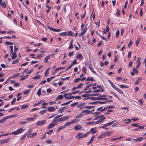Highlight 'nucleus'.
Segmentation results:
<instances>
[{"label": "nucleus", "mask_w": 146, "mask_h": 146, "mask_svg": "<svg viewBox=\"0 0 146 146\" xmlns=\"http://www.w3.org/2000/svg\"><path fill=\"white\" fill-rule=\"evenodd\" d=\"M53 131L52 129H51L48 132H46L45 133V134H48V135L50 134Z\"/></svg>", "instance_id": "nucleus-52"}, {"label": "nucleus", "mask_w": 146, "mask_h": 146, "mask_svg": "<svg viewBox=\"0 0 146 146\" xmlns=\"http://www.w3.org/2000/svg\"><path fill=\"white\" fill-rule=\"evenodd\" d=\"M119 34V30H117L116 33V36L117 38H118Z\"/></svg>", "instance_id": "nucleus-48"}, {"label": "nucleus", "mask_w": 146, "mask_h": 146, "mask_svg": "<svg viewBox=\"0 0 146 146\" xmlns=\"http://www.w3.org/2000/svg\"><path fill=\"white\" fill-rule=\"evenodd\" d=\"M20 74V73L15 74L13 75V76L12 77H13L14 78H16V77L18 76Z\"/></svg>", "instance_id": "nucleus-56"}, {"label": "nucleus", "mask_w": 146, "mask_h": 146, "mask_svg": "<svg viewBox=\"0 0 146 146\" xmlns=\"http://www.w3.org/2000/svg\"><path fill=\"white\" fill-rule=\"evenodd\" d=\"M87 69L86 67H84L82 69V71L83 72L85 73V74H86V71Z\"/></svg>", "instance_id": "nucleus-38"}, {"label": "nucleus", "mask_w": 146, "mask_h": 146, "mask_svg": "<svg viewBox=\"0 0 146 146\" xmlns=\"http://www.w3.org/2000/svg\"><path fill=\"white\" fill-rule=\"evenodd\" d=\"M11 117H6L0 120V123H3L7 119L10 118Z\"/></svg>", "instance_id": "nucleus-21"}, {"label": "nucleus", "mask_w": 146, "mask_h": 146, "mask_svg": "<svg viewBox=\"0 0 146 146\" xmlns=\"http://www.w3.org/2000/svg\"><path fill=\"white\" fill-rule=\"evenodd\" d=\"M74 52V51H73L72 52H70L68 54V55L70 56V57H71L72 56H73L74 55V54H73V53Z\"/></svg>", "instance_id": "nucleus-64"}, {"label": "nucleus", "mask_w": 146, "mask_h": 146, "mask_svg": "<svg viewBox=\"0 0 146 146\" xmlns=\"http://www.w3.org/2000/svg\"><path fill=\"white\" fill-rule=\"evenodd\" d=\"M97 130H96V128H91L90 131L88 132L89 133H92L93 134H94L96 133Z\"/></svg>", "instance_id": "nucleus-15"}, {"label": "nucleus", "mask_w": 146, "mask_h": 146, "mask_svg": "<svg viewBox=\"0 0 146 146\" xmlns=\"http://www.w3.org/2000/svg\"><path fill=\"white\" fill-rule=\"evenodd\" d=\"M71 122H67L63 126H62L60 128H65L67 126L70 125L71 124Z\"/></svg>", "instance_id": "nucleus-23"}, {"label": "nucleus", "mask_w": 146, "mask_h": 146, "mask_svg": "<svg viewBox=\"0 0 146 146\" xmlns=\"http://www.w3.org/2000/svg\"><path fill=\"white\" fill-rule=\"evenodd\" d=\"M5 44L7 45H9L13 44V43L9 41H6L5 42Z\"/></svg>", "instance_id": "nucleus-57"}, {"label": "nucleus", "mask_w": 146, "mask_h": 146, "mask_svg": "<svg viewBox=\"0 0 146 146\" xmlns=\"http://www.w3.org/2000/svg\"><path fill=\"white\" fill-rule=\"evenodd\" d=\"M89 132H88L87 133H86V134H85L84 135H83L81 136H80V135L83 134V133H78V135L76 136V137L78 138V139H80L82 138H84L86 137L89 134Z\"/></svg>", "instance_id": "nucleus-2"}, {"label": "nucleus", "mask_w": 146, "mask_h": 146, "mask_svg": "<svg viewBox=\"0 0 146 146\" xmlns=\"http://www.w3.org/2000/svg\"><path fill=\"white\" fill-rule=\"evenodd\" d=\"M20 60V59L19 58H17L12 63L13 64H14L17 63Z\"/></svg>", "instance_id": "nucleus-37"}, {"label": "nucleus", "mask_w": 146, "mask_h": 146, "mask_svg": "<svg viewBox=\"0 0 146 146\" xmlns=\"http://www.w3.org/2000/svg\"><path fill=\"white\" fill-rule=\"evenodd\" d=\"M140 38H139L137 41L135 42V43L137 46L139 43L140 41Z\"/></svg>", "instance_id": "nucleus-41"}, {"label": "nucleus", "mask_w": 146, "mask_h": 146, "mask_svg": "<svg viewBox=\"0 0 146 146\" xmlns=\"http://www.w3.org/2000/svg\"><path fill=\"white\" fill-rule=\"evenodd\" d=\"M57 124L56 119H54L53 122L49 124V126L48 128H52L54 127L55 125Z\"/></svg>", "instance_id": "nucleus-5"}, {"label": "nucleus", "mask_w": 146, "mask_h": 146, "mask_svg": "<svg viewBox=\"0 0 146 146\" xmlns=\"http://www.w3.org/2000/svg\"><path fill=\"white\" fill-rule=\"evenodd\" d=\"M91 86H92V84L87 85V86L84 89V91H85V90H87L88 89V88H89V87H90Z\"/></svg>", "instance_id": "nucleus-60"}, {"label": "nucleus", "mask_w": 146, "mask_h": 146, "mask_svg": "<svg viewBox=\"0 0 146 146\" xmlns=\"http://www.w3.org/2000/svg\"><path fill=\"white\" fill-rule=\"evenodd\" d=\"M115 122V121H112L107 123L104 125L100 127V128H105L106 127H108L109 126L112 125L113 123Z\"/></svg>", "instance_id": "nucleus-6"}, {"label": "nucleus", "mask_w": 146, "mask_h": 146, "mask_svg": "<svg viewBox=\"0 0 146 146\" xmlns=\"http://www.w3.org/2000/svg\"><path fill=\"white\" fill-rule=\"evenodd\" d=\"M92 112V111H90L88 110H84L82 111V113H84V114H90Z\"/></svg>", "instance_id": "nucleus-13"}, {"label": "nucleus", "mask_w": 146, "mask_h": 146, "mask_svg": "<svg viewBox=\"0 0 146 146\" xmlns=\"http://www.w3.org/2000/svg\"><path fill=\"white\" fill-rule=\"evenodd\" d=\"M46 110H44L40 111L39 113H40L41 115H42L46 113Z\"/></svg>", "instance_id": "nucleus-44"}, {"label": "nucleus", "mask_w": 146, "mask_h": 146, "mask_svg": "<svg viewBox=\"0 0 146 146\" xmlns=\"http://www.w3.org/2000/svg\"><path fill=\"white\" fill-rule=\"evenodd\" d=\"M30 91V90L29 89L27 90L24 91L23 92V94L24 95L27 94L29 92V91Z\"/></svg>", "instance_id": "nucleus-53"}, {"label": "nucleus", "mask_w": 146, "mask_h": 146, "mask_svg": "<svg viewBox=\"0 0 146 146\" xmlns=\"http://www.w3.org/2000/svg\"><path fill=\"white\" fill-rule=\"evenodd\" d=\"M82 97H87L89 96H91L90 94H86L82 95Z\"/></svg>", "instance_id": "nucleus-47"}, {"label": "nucleus", "mask_w": 146, "mask_h": 146, "mask_svg": "<svg viewBox=\"0 0 146 146\" xmlns=\"http://www.w3.org/2000/svg\"><path fill=\"white\" fill-rule=\"evenodd\" d=\"M108 81L112 87L115 89L117 87L110 80H109Z\"/></svg>", "instance_id": "nucleus-24"}, {"label": "nucleus", "mask_w": 146, "mask_h": 146, "mask_svg": "<svg viewBox=\"0 0 146 146\" xmlns=\"http://www.w3.org/2000/svg\"><path fill=\"white\" fill-rule=\"evenodd\" d=\"M99 117H101L99 120L96 122L94 121V124H97L102 122L103 120L106 118L105 117H104V115H102L98 116Z\"/></svg>", "instance_id": "nucleus-3"}, {"label": "nucleus", "mask_w": 146, "mask_h": 146, "mask_svg": "<svg viewBox=\"0 0 146 146\" xmlns=\"http://www.w3.org/2000/svg\"><path fill=\"white\" fill-rule=\"evenodd\" d=\"M41 90L40 88L37 92V94L38 96H40L41 94Z\"/></svg>", "instance_id": "nucleus-55"}, {"label": "nucleus", "mask_w": 146, "mask_h": 146, "mask_svg": "<svg viewBox=\"0 0 146 146\" xmlns=\"http://www.w3.org/2000/svg\"><path fill=\"white\" fill-rule=\"evenodd\" d=\"M68 118V116H65L64 117H61L59 119H56L57 122H58V121L60 122L61 121H63L65 120H67Z\"/></svg>", "instance_id": "nucleus-7"}, {"label": "nucleus", "mask_w": 146, "mask_h": 146, "mask_svg": "<svg viewBox=\"0 0 146 146\" xmlns=\"http://www.w3.org/2000/svg\"><path fill=\"white\" fill-rule=\"evenodd\" d=\"M120 87L121 88H128L129 86L127 85H124L123 84H122L120 86Z\"/></svg>", "instance_id": "nucleus-46"}, {"label": "nucleus", "mask_w": 146, "mask_h": 146, "mask_svg": "<svg viewBox=\"0 0 146 146\" xmlns=\"http://www.w3.org/2000/svg\"><path fill=\"white\" fill-rule=\"evenodd\" d=\"M0 5L4 8H6V6L4 2H2V0H0Z\"/></svg>", "instance_id": "nucleus-16"}, {"label": "nucleus", "mask_w": 146, "mask_h": 146, "mask_svg": "<svg viewBox=\"0 0 146 146\" xmlns=\"http://www.w3.org/2000/svg\"><path fill=\"white\" fill-rule=\"evenodd\" d=\"M9 139L10 138H8L7 139L1 140L0 141V143L1 144L6 143L9 142Z\"/></svg>", "instance_id": "nucleus-11"}, {"label": "nucleus", "mask_w": 146, "mask_h": 146, "mask_svg": "<svg viewBox=\"0 0 146 146\" xmlns=\"http://www.w3.org/2000/svg\"><path fill=\"white\" fill-rule=\"evenodd\" d=\"M63 96L62 95H59L55 100L56 101H58L59 100H61L63 98Z\"/></svg>", "instance_id": "nucleus-22"}, {"label": "nucleus", "mask_w": 146, "mask_h": 146, "mask_svg": "<svg viewBox=\"0 0 146 146\" xmlns=\"http://www.w3.org/2000/svg\"><path fill=\"white\" fill-rule=\"evenodd\" d=\"M89 66V68L91 70V71H92V72L93 73H94V74H96V72L93 69H92V67H93L92 66V64H89L88 65Z\"/></svg>", "instance_id": "nucleus-20"}, {"label": "nucleus", "mask_w": 146, "mask_h": 146, "mask_svg": "<svg viewBox=\"0 0 146 146\" xmlns=\"http://www.w3.org/2000/svg\"><path fill=\"white\" fill-rule=\"evenodd\" d=\"M86 104V103L85 102H82L81 103L80 105L77 106L78 108H80V110H81L83 108H84V106H83Z\"/></svg>", "instance_id": "nucleus-10"}, {"label": "nucleus", "mask_w": 146, "mask_h": 146, "mask_svg": "<svg viewBox=\"0 0 146 146\" xmlns=\"http://www.w3.org/2000/svg\"><path fill=\"white\" fill-rule=\"evenodd\" d=\"M68 94L67 93H65L64 94V98L67 99H73L75 98V96H74L68 97Z\"/></svg>", "instance_id": "nucleus-9"}, {"label": "nucleus", "mask_w": 146, "mask_h": 146, "mask_svg": "<svg viewBox=\"0 0 146 146\" xmlns=\"http://www.w3.org/2000/svg\"><path fill=\"white\" fill-rule=\"evenodd\" d=\"M142 80V79L141 78H139L135 82V85L137 84L141 81Z\"/></svg>", "instance_id": "nucleus-36"}, {"label": "nucleus", "mask_w": 146, "mask_h": 146, "mask_svg": "<svg viewBox=\"0 0 146 146\" xmlns=\"http://www.w3.org/2000/svg\"><path fill=\"white\" fill-rule=\"evenodd\" d=\"M117 91L119 92L120 93L122 94L123 93V92L122 91L121 89L119 88H118L116 87V88L115 89Z\"/></svg>", "instance_id": "nucleus-35"}, {"label": "nucleus", "mask_w": 146, "mask_h": 146, "mask_svg": "<svg viewBox=\"0 0 146 146\" xmlns=\"http://www.w3.org/2000/svg\"><path fill=\"white\" fill-rule=\"evenodd\" d=\"M63 110H64L63 108H61L59 109L58 112L59 113H62L63 112Z\"/></svg>", "instance_id": "nucleus-61"}, {"label": "nucleus", "mask_w": 146, "mask_h": 146, "mask_svg": "<svg viewBox=\"0 0 146 146\" xmlns=\"http://www.w3.org/2000/svg\"><path fill=\"white\" fill-rule=\"evenodd\" d=\"M79 121V120L78 119H74L73 120L71 121V123H75Z\"/></svg>", "instance_id": "nucleus-58"}, {"label": "nucleus", "mask_w": 146, "mask_h": 146, "mask_svg": "<svg viewBox=\"0 0 146 146\" xmlns=\"http://www.w3.org/2000/svg\"><path fill=\"white\" fill-rule=\"evenodd\" d=\"M47 27L50 30L54 32H59L62 31V30L60 29L53 28L49 26H47Z\"/></svg>", "instance_id": "nucleus-4"}, {"label": "nucleus", "mask_w": 146, "mask_h": 146, "mask_svg": "<svg viewBox=\"0 0 146 146\" xmlns=\"http://www.w3.org/2000/svg\"><path fill=\"white\" fill-rule=\"evenodd\" d=\"M41 77V76L40 75H38L35 77H33L32 78V79H38L40 78Z\"/></svg>", "instance_id": "nucleus-39"}, {"label": "nucleus", "mask_w": 146, "mask_h": 146, "mask_svg": "<svg viewBox=\"0 0 146 146\" xmlns=\"http://www.w3.org/2000/svg\"><path fill=\"white\" fill-rule=\"evenodd\" d=\"M138 102L141 104V105H142L143 104V99H140L139 100Z\"/></svg>", "instance_id": "nucleus-54"}, {"label": "nucleus", "mask_w": 146, "mask_h": 146, "mask_svg": "<svg viewBox=\"0 0 146 146\" xmlns=\"http://www.w3.org/2000/svg\"><path fill=\"white\" fill-rule=\"evenodd\" d=\"M81 80V79L80 78H77L75 79L74 82L75 83H77V82H78L79 81Z\"/></svg>", "instance_id": "nucleus-62"}, {"label": "nucleus", "mask_w": 146, "mask_h": 146, "mask_svg": "<svg viewBox=\"0 0 146 146\" xmlns=\"http://www.w3.org/2000/svg\"><path fill=\"white\" fill-rule=\"evenodd\" d=\"M29 75H27L25 76L24 77H23L22 78H21V79H20V81H22L23 80H24L26 78H27L28 76Z\"/></svg>", "instance_id": "nucleus-50"}, {"label": "nucleus", "mask_w": 146, "mask_h": 146, "mask_svg": "<svg viewBox=\"0 0 146 146\" xmlns=\"http://www.w3.org/2000/svg\"><path fill=\"white\" fill-rule=\"evenodd\" d=\"M11 54H12L11 56L12 59H15L17 57V55L16 52H12Z\"/></svg>", "instance_id": "nucleus-14"}, {"label": "nucleus", "mask_w": 146, "mask_h": 146, "mask_svg": "<svg viewBox=\"0 0 146 146\" xmlns=\"http://www.w3.org/2000/svg\"><path fill=\"white\" fill-rule=\"evenodd\" d=\"M107 96L106 95H102L101 96H99V100H104V98H103L102 97H105L106 96Z\"/></svg>", "instance_id": "nucleus-32"}, {"label": "nucleus", "mask_w": 146, "mask_h": 146, "mask_svg": "<svg viewBox=\"0 0 146 146\" xmlns=\"http://www.w3.org/2000/svg\"><path fill=\"white\" fill-rule=\"evenodd\" d=\"M88 98H89V99H91L92 100H99V97H91Z\"/></svg>", "instance_id": "nucleus-30"}, {"label": "nucleus", "mask_w": 146, "mask_h": 146, "mask_svg": "<svg viewBox=\"0 0 146 146\" xmlns=\"http://www.w3.org/2000/svg\"><path fill=\"white\" fill-rule=\"evenodd\" d=\"M50 56H48L44 58V60L46 63L48 62V60L50 58Z\"/></svg>", "instance_id": "nucleus-31"}, {"label": "nucleus", "mask_w": 146, "mask_h": 146, "mask_svg": "<svg viewBox=\"0 0 146 146\" xmlns=\"http://www.w3.org/2000/svg\"><path fill=\"white\" fill-rule=\"evenodd\" d=\"M95 137V136L94 135L91 138L90 141L88 142V143L90 144H91L94 140V138Z\"/></svg>", "instance_id": "nucleus-29"}, {"label": "nucleus", "mask_w": 146, "mask_h": 146, "mask_svg": "<svg viewBox=\"0 0 146 146\" xmlns=\"http://www.w3.org/2000/svg\"><path fill=\"white\" fill-rule=\"evenodd\" d=\"M141 59V58L140 57H138L137 58V60L136 62V63L137 64H141V63L140 62V60Z\"/></svg>", "instance_id": "nucleus-40"}, {"label": "nucleus", "mask_w": 146, "mask_h": 146, "mask_svg": "<svg viewBox=\"0 0 146 146\" xmlns=\"http://www.w3.org/2000/svg\"><path fill=\"white\" fill-rule=\"evenodd\" d=\"M50 67H49L45 71V73H44V76H48V75L49 74V70L50 69Z\"/></svg>", "instance_id": "nucleus-26"}, {"label": "nucleus", "mask_w": 146, "mask_h": 146, "mask_svg": "<svg viewBox=\"0 0 146 146\" xmlns=\"http://www.w3.org/2000/svg\"><path fill=\"white\" fill-rule=\"evenodd\" d=\"M29 107L28 105H22L21 106V108L22 109H24L28 108Z\"/></svg>", "instance_id": "nucleus-34"}, {"label": "nucleus", "mask_w": 146, "mask_h": 146, "mask_svg": "<svg viewBox=\"0 0 146 146\" xmlns=\"http://www.w3.org/2000/svg\"><path fill=\"white\" fill-rule=\"evenodd\" d=\"M83 116V114L82 113H80L78 115H76L75 118H80L81 117H82Z\"/></svg>", "instance_id": "nucleus-42"}, {"label": "nucleus", "mask_w": 146, "mask_h": 146, "mask_svg": "<svg viewBox=\"0 0 146 146\" xmlns=\"http://www.w3.org/2000/svg\"><path fill=\"white\" fill-rule=\"evenodd\" d=\"M94 106H84V108L86 109H90L92 108L93 107H94Z\"/></svg>", "instance_id": "nucleus-45"}, {"label": "nucleus", "mask_w": 146, "mask_h": 146, "mask_svg": "<svg viewBox=\"0 0 146 146\" xmlns=\"http://www.w3.org/2000/svg\"><path fill=\"white\" fill-rule=\"evenodd\" d=\"M46 120H44L37 121L36 123V125H40L45 124L46 123Z\"/></svg>", "instance_id": "nucleus-8"}, {"label": "nucleus", "mask_w": 146, "mask_h": 146, "mask_svg": "<svg viewBox=\"0 0 146 146\" xmlns=\"http://www.w3.org/2000/svg\"><path fill=\"white\" fill-rule=\"evenodd\" d=\"M37 133H31V135H30L29 136V137L30 138H32L34 136L36 135Z\"/></svg>", "instance_id": "nucleus-43"}, {"label": "nucleus", "mask_w": 146, "mask_h": 146, "mask_svg": "<svg viewBox=\"0 0 146 146\" xmlns=\"http://www.w3.org/2000/svg\"><path fill=\"white\" fill-rule=\"evenodd\" d=\"M67 36H74L73 35V33L72 31H69L68 32H67Z\"/></svg>", "instance_id": "nucleus-27"}, {"label": "nucleus", "mask_w": 146, "mask_h": 146, "mask_svg": "<svg viewBox=\"0 0 146 146\" xmlns=\"http://www.w3.org/2000/svg\"><path fill=\"white\" fill-rule=\"evenodd\" d=\"M67 32H64L60 33L59 35L60 36H67Z\"/></svg>", "instance_id": "nucleus-33"}, {"label": "nucleus", "mask_w": 146, "mask_h": 146, "mask_svg": "<svg viewBox=\"0 0 146 146\" xmlns=\"http://www.w3.org/2000/svg\"><path fill=\"white\" fill-rule=\"evenodd\" d=\"M25 130V129H23L22 128H19V129H18L17 131L13 132L11 133H7L3 134V136L8 135L12 134H13L14 135H17L22 133Z\"/></svg>", "instance_id": "nucleus-1"}, {"label": "nucleus", "mask_w": 146, "mask_h": 146, "mask_svg": "<svg viewBox=\"0 0 146 146\" xmlns=\"http://www.w3.org/2000/svg\"><path fill=\"white\" fill-rule=\"evenodd\" d=\"M143 139V138L142 137H140L137 138V139H133V140H135L137 141H142Z\"/></svg>", "instance_id": "nucleus-25"}, {"label": "nucleus", "mask_w": 146, "mask_h": 146, "mask_svg": "<svg viewBox=\"0 0 146 146\" xmlns=\"http://www.w3.org/2000/svg\"><path fill=\"white\" fill-rule=\"evenodd\" d=\"M111 133H112V132L111 131H109L107 132H104L103 134L104 137L108 136L110 135Z\"/></svg>", "instance_id": "nucleus-18"}, {"label": "nucleus", "mask_w": 146, "mask_h": 146, "mask_svg": "<svg viewBox=\"0 0 146 146\" xmlns=\"http://www.w3.org/2000/svg\"><path fill=\"white\" fill-rule=\"evenodd\" d=\"M84 84H83L81 83L79 85H78L77 86V88L78 89H79L80 88H82V86Z\"/></svg>", "instance_id": "nucleus-63"}, {"label": "nucleus", "mask_w": 146, "mask_h": 146, "mask_svg": "<svg viewBox=\"0 0 146 146\" xmlns=\"http://www.w3.org/2000/svg\"><path fill=\"white\" fill-rule=\"evenodd\" d=\"M50 112L54 111L56 110V109L55 107L53 106H51L48 107L47 109Z\"/></svg>", "instance_id": "nucleus-12"}, {"label": "nucleus", "mask_w": 146, "mask_h": 146, "mask_svg": "<svg viewBox=\"0 0 146 146\" xmlns=\"http://www.w3.org/2000/svg\"><path fill=\"white\" fill-rule=\"evenodd\" d=\"M83 58V56L81 54H78L76 56V58L78 59H82Z\"/></svg>", "instance_id": "nucleus-19"}, {"label": "nucleus", "mask_w": 146, "mask_h": 146, "mask_svg": "<svg viewBox=\"0 0 146 146\" xmlns=\"http://www.w3.org/2000/svg\"><path fill=\"white\" fill-rule=\"evenodd\" d=\"M97 103H98L99 104H106V103H107V102H106V101H105V102L98 101H97Z\"/></svg>", "instance_id": "nucleus-51"}, {"label": "nucleus", "mask_w": 146, "mask_h": 146, "mask_svg": "<svg viewBox=\"0 0 146 146\" xmlns=\"http://www.w3.org/2000/svg\"><path fill=\"white\" fill-rule=\"evenodd\" d=\"M132 127H138V128H144L143 126H139V124H132Z\"/></svg>", "instance_id": "nucleus-17"}, {"label": "nucleus", "mask_w": 146, "mask_h": 146, "mask_svg": "<svg viewBox=\"0 0 146 146\" xmlns=\"http://www.w3.org/2000/svg\"><path fill=\"white\" fill-rule=\"evenodd\" d=\"M94 121H92L90 122H88L86 123V124L87 125H90V124H94Z\"/></svg>", "instance_id": "nucleus-59"}, {"label": "nucleus", "mask_w": 146, "mask_h": 146, "mask_svg": "<svg viewBox=\"0 0 146 146\" xmlns=\"http://www.w3.org/2000/svg\"><path fill=\"white\" fill-rule=\"evenodd\" d=\"M87 26L86 25L85 27H84V29L83 30V31L82 32V33H83L84 34L86 32V31L87 30L88 28L86 27Z\"/></svg>", "instance_id": "nucleus-49"}, {"label": "nucleus", "mask_w": 146, "mask_h": 146, "mask_svg": "<svg viewBox=\"0 0 146 146\" xmlns=\"http://www.w3.org/2000/svg\"><path fill=\"white\" fill-rule=\"evenodd\" d=\"M123 137V136H121L118 138L111 139V140L112 141H116L122 138Z\"/></svg>", "instance_id": "nucleus-28"}]
</instances>
